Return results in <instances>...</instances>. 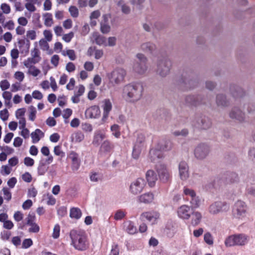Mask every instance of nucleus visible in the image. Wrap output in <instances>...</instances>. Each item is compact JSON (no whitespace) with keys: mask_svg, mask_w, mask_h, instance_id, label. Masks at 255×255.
I'll return each instance as SVG.
<instances>
[{"mask_svg":"<svg viewBox=\"0 0 255 255\" xmlns=\"http://www.w3.org/2000/svg\"><path fill=\"white\" fill-rule=\"evenodd\" d=\"M143 87L141 83H133L125 85L123 89V97L127 102L135 103L142 96Z\"/></svg>","mask_w":255,"mask_h":255,"instance_id":"f257e3e1","label":"nucleus"},{"mask_svg":"<svg viewBox=\"0 0 255 255\" xmlns=\"http://www.w3.org/2000/svg\"><path fill=\"white\" fill-rule=\"evenodd\" d=\"M72 245L76 250L84 251L88 249L89 243L86 233L81 230H72L70 232Z\"/></svg>","mask_w":255,"mask_h":255,"instance_id":"f03ea898","label":"nucleus"},{"mask_svg":"<svg viewBox=\"0 0 255 255\" xmlns=\"http://www.w3.org/2000/svg\"><path fill=\"white\" fill-rule=\"evenodd\" d=\"M126 70L122 68L114 69L107 75L110 83L113 85H119L122 83L126 75Z\"/></svg>","mask_w":255,"mask_h":255,"instance_id":"7ed1b4c3","label":"nucleus"},{"mask_svg":"<svg viewBox=\"0 0 255 255\" xmlns=\"http://www.w3.org/2000/svg\"><path fill=\"white\" fill-rule=\"evenodd\" d=\"M172 67V61L168 58L159 60L157 62V74L162 77L168 75Z\"/></svg>","mask_w":255,"mask_h":255,"instance_id":"20e7f679","label":"nucleus"},{"mask_svg":"<svg viewBox=\"0 0 255 255\" xmlns=\"http://www.w3.org/2000/svg\"><path fill=\"white\" fill-rule=\"evenodd\" d=\"M248 242V237L244 234H237L229 236L225 241L226 247L244 246Z\"/></svg>","mask_w":255,"mask_h":255,"instance_id":"39448f33","label":"nucleus"},{"mask_svg":"<svg viewBox=\"0 0 255 255\" xmlns=\"http://www.w3.org/2000/svg\"><path fill=\"white\" fill-rule=\"evenodd\" d=\"M210 152L209 145L205 143H200L195 148L194 154L195 158L200 160L205 159Z\"/></svg>","mask_w":255,"mask_h":255,"instance_id":"423d86ee","label":"nucleus"},{"mask_svg":"<svg viewBox=\"0 0 255 255\" xmlns=\"http://www.w3.org/2000/svg\"><path fill=\"white\" fill-rule=\"evenodd\" d=\"M137 60L133 65L134 71L139 74H143L145 73L147 70L146 65L147 58L141 53H138L136 55Z\"/></svg>","mask_w":255,"mask_h":255,"instance_id":"0eeeda50","label":"nucleus"},{"mask_svg":"<svg viewBox=\"0 0 255 255\" xmlns=\"http://www.w3.org/2000/svg\"><path fill=\"white\" fill-rule=\"evenodd\" d=\"M155 169L158 174L160 181L166 183L170 181L171 175L166 165L164 164L159 163L155 165Z\"/></svg>","mask_w":255,"mask_h":255,"instance_id":"6e6552de","label":"nucleus"},{"mask_svg":"<svg viewBox=\"0 0 255 255\" xmlns=\"http://www.w3.org/2000/svg\"><path fill=\"white\" fill-rule=\"evenodd\" d=\"M229 205L225 202L216 201L211 204L208 208V212L211 215H217L229 210Z\"/></svg>","mask_w":255,"mask_h":255,"instance_id":"1a4fd4ad","label":"nucleus"},{"mask_svg":"<svg viewBox=\"0 0 255 255\" xmlns=\"http://www.w3.org/2000/svg\"><path fill=\"white\" fill-rule=\"evenodd\" d=\"M160 216V213L158 211L151 210L143 212L140 216V219L143 221L147 220L151 225H154L157 223Z\"/></svg>","mask_w":255,"mask_h":255,"instance_id":"9d476101","label":"nucleus"},{"mask_svg":"<svg viewBox=\"0 0 255 255\" xmlns=\"http://www.w3.org/2000/svg\"><path fill=\"white\" fill-rule=\"evenodd\" d=\"M247 207L246 203L241 200L237 201L233 208V214L237 218H241L246 215Z\"/></svg>","mask_w":255,"mask_h":255,"instance_id":"9b49d317","label":"nucleus"},{"mask_svg":"<svg viewBox=\"0 0 255 255\" xmlns=\"http://www.w3.org/2000/svg\"><path fill=\"white\" fill-rule=\"evenodd\" d=\"M193 75L191 72H184L182 74L181 83L186 89L193 88L197 85V82L193 79Z\"/></svg>","mask_w":255,"mask_h":255,"instance_id":"f8f14e48","label":"nucleus"},{"mask_svg":"<svg viewBox=\"0 0 255 255\" xmlns=\"http://www.w3.org/2000/svg\"><path fill=\"white\" fill-rule=\"evenodd\" d=\"M145 185V182L143 178H138L131 182L129 191L133 195H137L143 190Z\"/></svg>","mask_w":255,"mask_h":255,"instance_id":"ddd939ff","label":"nucleus"},{"mask_svg":"<svg viewBox=\"0 0 255 255\" xmlns=\"http://www.w3.org/2000/svg\"><path fill=\"white\" fill-rule=\"evenodd\" d=\"M193 124L194 126L198 128L207 129L211 127L212 123L210 119L208 117L202 116L197 117Z\"/></svg>","mask_w":255,"mask_h":255,"instance_id":"4468645a","label":"nucleus"},{"mask_svg":"<svg viewBox=\"0 0 255 255\" xmlns=\"http://www.w3.org/2000/svg\"><path fill=\"white\" fill-rule=\"evenodd\" d=\"M193 209L188 205H182L177 210L178 216L182 219L188 220L191 217L192 211H193Z\"/></svg>","mask_w":255,"mask_h":255,"instance_id":"2eb2a0df","label":"nucleus"},{"mask_svg":"<svg viewBox=\"0 0 255 255\" xmlns=\"http://www.w3.org/2000/svg\"><path fill=\"white\" fill-rule=\"evenodd\" d=\"M177 224L171 220H168L166 224L164 232L169 238H172L177 231Z\"/></svg>","mask_w":255,"mask_h":255,"instance_id":"dca6fc26","label":"nucleus"},{"mask_svg":"<svg viewBox=\"0 0 255 255\" xmlns=\"http://www.w3.org/2000/svg\"><path fill=\"white\" fill-rule=\"evenodd\" d=\"M40 52L38 48L35 47L31 51V57L27 58V60L23 62L25 66H28L29 63H33L35 64L38 63L41 60V57L40 56Z\"/></svg>","mask_w":255,"mask_h":255,"instance_id":"f3484780","label":"nucleus"},{"mask_svg":"<svg viewBox=\"0 0 255 255\" xmlns=\"http://www.w3.org/2000/svg\"><path fill=\"white\" fill-rule=\"evenodd\" d=\"M180 178L182 180H187L189 176V166L185 161H181L178 165Z\"/></svg>","mask_w":255,"mask_h":255,"instance_id":"a211bd4d","label":"nucleus"},{"mask_svg":"<svg viewBox=\"0 0 255 255\" xmlns=\"http://www.w3.org/2000/svg\"><path fill=\"white\" fill-rule=\"evenodd\" d=\"M229 116L231 119H235L240 122L245 120V114L237 107L233 108L229 113Z\"/></svg>","mask_w":255,"mask_h":255,"instance_id":"6ab92c4d","label":"nucleus"},{"mask_svg":"<svg viewBox=\"0 0 255 255\" xmlns=\"http://www.w3.org/2000/svg\"><path fill=\"white\" fill-rule=\"evenodd\" d=\"M203 100L201 95H189L185 98V102L187 104L195 106L204 103Z\"/></svg>","mask_w":255,"mask_h":255,"instance_id":"aec40b11","label":"nucleus"},{"mask_svg":"<svg viewBox=\"0 0 255 255\" xmlns=\"http://www.w3.org/2000/svg\"><path fill=\"white\" fill-rule=\"evenodd\" d=\"M101 111L97 106H93L87 109L85 113L86 118H97L100 115Z\"/></svg>","mask_w":255,"mask_h":255,"instance_id":"412c9836","label":"nucleus"},{"mask_svg":"<svg viewBox=\"0 0 255 255\" xmlns=\"http://www.w3.org/2000/svg\"><path fill=\"white\" fill-rule=\"evenodd\" d=\"M216 103L218 107L222 108L227 107L230 106V102L227 96L223 94H217L216 98Z\"/></svg>","mask_w":255,"mask_h":255,"instance_id":"4be33fe9","label":"nucleus"},{"mask_svg":"<svg viewBox=\"0 0 255 255\" xmlns=\"http://www.w3.org/2000/svg\"><path fill=\"white\" fill-rule=\"evenodd\" d=\"M163 157L162 152L156 146L149 151V158L151 162H155L159 159Z\"/></svg>","mask_w":255,"mask_h":255,"instance_id":"5701e85b","label":"nucleus"},{"mask_svg":"<svg viewBox=\"0 0 255 255\" xmlns=\"http://www.w3.org/2000/svg\"><path fill=\"white\" fill-rule=\"evenodd\" d=\"M230 91L232 96L236 98H241L245 95L243 88L235 84L230 85Z\"/></svg>","mask_w":255,"mask_h":255,"instance_id":"b1692460","label":"nucleus"},{"mask_svg":"<svg viewBox=\"0 0 255 255\" xmlns=\"http://www.w3.org/2000/svg\"><path fill=\"white\" fill-rule=\"evenodd\" d=\"M141 49L146 53L153 54L156 52L157 48L156 45L150 42H147L141 45Z\"/></svg>","mask_w":255,"mask_h":255,"instance_id":"393cba45","label":"nucleus"},{"mask_svg":"<svg viewBox=\"0 0 255 255\" xmlns=\"http://www.w3.org/2000/svg\"><path fill=\"white\" fill-rule=\"evenodd\" d=\"M146 178L150 187H152L155 186L157 177L155 172L153 170H148L146 172Z\"/></svg>","mask_w":255,"mask_h":255,"instance_id":"a878e982","label":"nucleus"},{"mask_svg":"<svg viewBox=\"0 0 255 255\" xmlns=\"http://www.w3.org/2000/svg\"><path fill=\"white\" fill-rule=\"evenodd\" d=\"M103 108L104 109L102 120L104 121L107 119L109 114L112 109V104L109 99H105L103 101Z\"/></svg>","mask_w":255,"mask_h":255,"instance_id":"bb28decb","label":"nucleus"},{"mask_svg":"<svg viewBox=\"0 0 255 255\" xmlns=\"http://www.w3.org/2000/svg\"><path fill=\"white\" fill-rule=\"evenodd\" d=\"M192 217L191 224L193 226H196L200 224L202 218V215L200 212L192 211Z\"/></svg>","mask_w":255,"mask_h":255,"instance_id":"cd10ccee","label":"nucleus"},{"mask_svg":"<svg viewBox=\"0 0 255 255\" xmlns=\"http://www.w3.org/2000/svg\"><path fill=\"white\" fill-rule=\"evenodd\" d=\"M138 201L140 203L148 204L151 203L154 199V195L152 193L148 192L141 195L138 198Z\"/></svg>","mask_w":255,"mask_h":255,"instance_id":"c85d7f7f","label":"nucleus"},{"mask_svg":"<svg viewBox=\"0 0 255 255\" xmlns=\"http://www.w3.org/2000/svg\"><path fill=\"white\" fill-rule=\"evenodd\" d=\"M157 147L161 151H168L172 147V143L169 140H163L160 142Z\"/></svg>","mask_w":255,"mask_h":255,"instance_id":"c756f323","label":"nucleus"},{"mask_svg":"<svg viewBox=\"0 0 255 255\" xmlns=\"http://www.w3.org/2000/svg\"><path fill=\"white\" fill-rule=\"evenodd\" d=\"M93 39L95 43L99 45L106 46V38L104 36L100 35L98 33L95 32L93 34Z\"/></svg>","mask_w":255,"mask_h":255,"instance_id":"7c9ffc66","label":"nucleus"},{"mask_svg":"<svg viewBox=\"0 0 255 255\" xmlns=\"http://www.w3.org/2000/svg\"><path fill=\"white\" fill-rule=\"evenodd\" d=\"M154 120L158 121L166 120V112L163 109H158L153 114Z\"/></svg>","mask_w":255,"mask_h":255,"instance_id":"2f4dec72","label":"nucleus"},{"mask_svg":"<svg viewBox=\"0 0 255 255\" xmlns=\"http://www.w3.org/2000/svg\"><path fill=\"white\" fill-rule=\"evenodd\" d=\"M117 5L121 7L122 12L125 14H128L130 13V7L125 3L123 0H120L117 2Z\"/></svg>","mask_w":255,"mask_h":255,"instance_id":"473e14b6","label":"nucleus"},{"mask_svg":"<svg viewBox=\"0 0 255 255\" xmlns=\"http://www.w3.org/2000/svg\"><path fill=\"white\" fill-rule=\"evenodd\" d=\"M44 136L43 132L39 129H36L31 133L32 142L35 143L38 142L41 137Z\"/></svg>","mask_w":255,"mask_h":255,"instance_id":"72a5a7b5","label":"nucleus"},{"mask_svg":"<svg viewBox=\"0 0 255 255\" xmlns=\"http://www.w3.org/2000/svg\"><path fill=\"white\" fill-rule=\"evenodd\" d=\"M239 181V178L237 173L235 172H230L227 174L226 177V182L229 184L237 183Z\"/></svg>","mask_w":255,"mask_h":255,"instance_id":"f704fd0d","label":"nucleus"},{"mask_svg":"<svg viewBox=\"0 0 255 255\" xmlns=\"http://www.w3.org/2000/svg\"><path fill=\"white\" fill-rule=\"evenodd\" d=\"M32 63H29L28 66H25L26 68H29L28 73L32 75L34 77L37 76L40 73V71L37 69L35 66L32 65Z\"/></svg>","mask_w":255,"mask_h":255,"instance_id":"c9c22d12","label":"nucleus"},{"mask_svg":"<svg viewBox=\"0 0 255 255\" xmlns=\"http://www.w3.org/2000/svg\"><path fill=\"white\" fill-rule=\"evenodd\" d=\"M82 215L81 210L78 208H72L70 210V217L76 219H79Z\"/></svg>","mask_w":255,"mask_h":255,"instance_id":"e433bc0d","label":"nucleus"},{"mask_svg":"<svg viewBox=\"0 0 255 255\" xmlns=\"http://www.w3.org/2000/svg\"><path fill=\"white\" fill-rule=\"evenodd\" d=\"M190 203L191 205V208L192 209H196L199 207L201 203V199L198 196H194L192 199H190Z\"/></svg>","mask_w":255,"mask_h":255,"instance_id":"4c0bfd02","label":"nucleus"},{"mask_svg":"<svg viewBox=\"0 0 255 255\" xmlns=\"http://www.w3.org/2000/svg\"><path fill=\"white\" fill-rule=\"evenodd\" d=\"M105 138V135L104 134L100 132H97L94 136L93 143L95 145H98L99 144L100 142Z\"/></svg>","mask_w":255,"mask_h":255,"instance_id":"58836bf2","label":"nucleus"},{"mask_svg":"<svg viewBox=\"0 0 255 255\" xmlns=\"http://www.w3.org/2000/svg\"><path fill=\"white\" fill-rule=\"evenodd\" d=\"M45 17L44 24L47 27L51 26L53 24V19L52 14L50 13H46L43 15Z\"/></svg>","mask_w":255,"mask_h":255,"instance_id":"ea45409f","label":"nucleus"},{"mask_svg":"<svg viewBox=\"0 0 255 255\" xmlns=\"http://www.w3.org/2000/svg\"><path fill=\"white\" fill-rule=\"evenodd\" d=\"M126 231L129 234H134L136 232L137 229L132 222H129L127 225Z\"/></svg>","mask_w":255,"mask_h":255,"instance_id":"a19ab883","label":"nucleus"},{"mask_svg":"<svg viewBox=\"0 0 255 255\" xmlns=\"http://www.w3.org/2000/svg\"><path fill=\"white\" fill-rule=\"evenodd\" d=\"M100 29L103 34H107L111 30V26L109 23H100Z\"/></svg>","mask_w":255,"mask_h":255,"instance_id":"79ce46f5","label":"nucleus"},{"mask_svg":"<svg viewBox=\"0 0 255 255\" xmlns=\"http://www.w3.org/2000/svg\"><path fill=\"white\" fill-rule=\"evenodd\" d=\"M140 152H141L140 147L139 145L135 144L133 147V151H132L133 157L135 159L138 158L140 154Z\"/></svg>","mask_w":255,"mask_h":255,"instance_id":"37998d69","label":"nucleus"},{"mask_svg":"<svg viewBox=\"0 0 255 255\" xmlns=\"http://www.w3.org/2000/svg\"><path fill=\"white\" fill-rule=\"evenodd\" d=\"M29 119L31 121H34L36 117V110L35 107L31 106L29 108Z\"/></svg>","mask_w":255,"mask_h":255,"instance_id":"c03bdc74","label":"nucleus"},{"mask_svg":"<svg viewBox=\"0 0 255 255\" xmlns=\"http://www.w3.org/2000/svg\"><path fill=\"white\" fill-rule=\"evenodd\" d=\"M101 149L105 152H109L112 149V146L108 141H105L101 145Z\"/></svg>","mask_w":255,"mask_h":255,"instance_id":"a18cd8bd","label":"nucleus"},{"mask_svg":"<svg viewBox=\"0 0 255 255\" xmlns=\"http://www.w3.org/2000/svg\"><path fill=\"white\" fill-rule=\"evenodd\" d=\"M111 129L113 131V134L115 137L118 138L121 135L119 126L118 125H114L111 127Z\"/></svg>","mask_w":255,"mask_h":255,"instance_id":"49530a36","label":"nucleus"},{"mask_svg":"<svg viewBox=\"0 0 255 255\" xmlns=\"http://www.w3.org/2000/svg\"><path fill=\"white\" fill-rule=\"evenodd\" d=\"M183 193L185 195L189 196L191 199L196 196L195 192L193 189L188 188H184Z\"/></svg>","mask_w":255,"mask_h":255,"instance_id":"de8ad7c7","label":"nucleus"},{"mask_svg":"<svg viewBox=\"0 0 255 255\" xmlns=\"http://www.w3.org/2000/svg\"><path fill=\"white\" fill-rule=\"evenodd\" d=\"M204 239L207 244L209 245L213 244V237L209 232H207L204 234Z\"/></svg>","mask_w":255,"mask_h":255,"instance_id":"09e8293b","label":"nucleus"},{"mask_svg":"<svg viewBox=\"0 0 255 255\" xmlns=\"http://www.w3.org/2000/svg\"><path fill=\"white\" fill-rule=\"evenodd\" d=\"M69 12L73 17H77L79 15L78 8L75 6H71L69 8Z\"/></svg>","mask_w":255,"mask_h":255,"instance_id":"8fccbe9b","label":"nucleus"},{"mask_svg":"<svg viewBox=\"0 0 255 255\" xmlns=\"http://www.w3.org/2000/svg\"><path fill=\"white\" fill-rule=\"evenodd\" d=\"M3 198L5 200L9 201L11 198V193L7 188H3L2 189Z\"/></svg>","mask_w":255,"mask_h":255,"instance_id":"3c124183","label":"nucleus"},{"mask_svg":"<svg viewBox=\"0 0 255 255\" xmlns=\"http://www.w3.org/2000/svg\"><path fill=\"white\" fill-rule=\"evenodd\" d=\"M47 168L43 163H40L38 167V173L39 175H42L46 172Z\"/></svg>","mask_w":255,"mask_h":255,"instance_id":"603ef678","label":"nucleus"},{"mask_svg":"<svg viewBox=\"0 0 255 255\" xmlns=\"http://www.w3.org/2000/svg\"><path fill=\"white\" fill-rule=\"evenodd\" d=\"M60 226L56 224L53 229V232L52 234V237L54 239H57L59 237L60 235Z\"/></svg>","mask_w":255,"mask_h":255,"instance_id":"864d4df0","label":"nucleus"},{"mask_svg":"<svg viewBox=\"0 0 255 255\" xmlns=\"http://www.w3.org/2000/svg\"><path fill=\"white\" fill-rule=\"evenodd\" d=\"M173 134L175 136H186L188 134V130L187 129H183L181 130H177L173 132Z\"/></svg>","mask_w":255,"mask_h":255,"instance_id":"5fc2aeb1","label":"nucleus"},{"mask_svg":"<svg viewBox=\"0 0 255 255\" xmlns=\"http://www.w3.org/2000/svg\"><path fill=\"white\" fill-rule=\"evenodd\" d=\"M9 115L7 109H5L0 111V118L3 121H5L8 119Z\"/></svg>","mask_w":255,"mask_h":255,"instance_id":"6e6d98bb","label":"nucleus"},{"mask_svg":"<svg viewBox=\"0 0 255 255\" xmlns=\"http://www.w3.org/2000/svg\"><path fill=\"white\" fill-rule=\"evenodd\" d=\"M54 152L55 155L63 157L65 156V153L61 150V147L59 145L55 146Z\"/></svg>","mask_w":255,"mask_h":255,"instance_id":"4d7b16f0","label":"nucleus"},{"mask_svg":"<svg viewBox=\"0 0 255 255\" xmlns=\"http://www.w3.org/2000/svg\"><path fill=\"white\" fill-rule=\"evenodd\" d=\"M63 55H67L69 57V59L71 60H74L76 58L75 51L73 50H67L66 51V54H65L64 53H63Z\"/></svg>","mask_w":255,"mask_h":255,"instance_id":"13d9d810","label":"nucleus"},{"mask_svg":"<svg viewBox=\"0 0 255 255\" xmlns=\"http://www.w3.org/2000/svg\"><path fill=\"white\" fill-rule=\"evenodd\" d=\"M74 34L73 32H70L68 34L63 35L62 39L66 42H69L74 37Z\"/></svg>","mask_w":255,"mask_h":255,"instance_id":"bf43d9fd","label":"nucleus"},{"mask_svg":"<svg viewBox=\"0 0 255 255\" xmlns=\"http://www.w3.org/2000/svg\"><path fill=\"white\" fill-rule=\"evenodd\" d=\"M9 86L10 84L7 80H3L0 83V87L2 91L8 89Z\"/></svg>","mask_w":255,"mask_h":255,"instance_id":"052dcab7","label":"nucleus"},{"mask_svg":"<svg viewBox=\"0 0 255 255\" xmlns=\"http://www.w3.org/2000/svg\"><path fill=\"white\" fill-rule=\"evenodd\" d=\"M90 179L92 181L97 182L101 180V175L96 172L93 173L90 176Z\"/></svg>","mask_w":255,"mask_h":255,"instance_id":"680f3d73","label":"nucleus"},{"mask_svg":"<svg viewBox=\"0 0 255 255\" xmlns=\"http://www.w3.org/2000/svg\"><path fill=\"white\" fill-rule=\"evenodd\" d=\"M39 43L42 50H47L48 49L49 45L46 40L42 39L39 41Z\"/></svg>","mask_w":255,"mask_h":255,"instance_id":"e2e57ef3","label":"nucleus"},{"mask_svg":"<svg viewBox=\"0 0 255 255\" xmlns=\"http://www.w3.org/2000/svg\"><path fill=\"white\" fill-rule=\"evenodd\" d=\"M26 36L31 40H34L36 37V32L33 30H28L26 32Z\"/></svg>","mask_w":255,"mask_h":255,"instance_id":"0e129e2a","label":"nucleus"},{"mask_svg":"<svg viewBox=\"0 0 255 255\" xmlns=\"http://www.w3.org/2000/svg\"><path fill=\"white\" fill-rule=\"evenodd\" d=\"M32 96L37 100H41L43 98V94L39 91L35 90L32 92Z\"/></svg>","mask_w":255,"mask_h":255,"instance_id":"69168bd1","label":"nucleus"},{"mask_svg":"<svg viewBox=\"0 0 255 255\" xmlns=\"http://www.w3.org/2000/svg\"><path fill=\"white\" fill-rule=\"evenodd\" d=\"M125 216V214L122 210H118L116 213L114 219L116 220L122 219Z\"/></svg>","mask_w":255,"mask_h":255,"instance_id":"338daca9","label":"nucleus"},{"mask_svg":"<svg viewBox=\"0 0 255 255\" xmlns=\"http://www.w3.org/2000/svg\"><path fill=\"white\" fill-rule=\"evenodd\" d=\"M119 250L117 245L114 244L112 246L110 255H119Z\"/></svg>","mask_w":255,"mask_h":255,"instance_id":"774afa93","label":"nucleus"}]
</instances>
